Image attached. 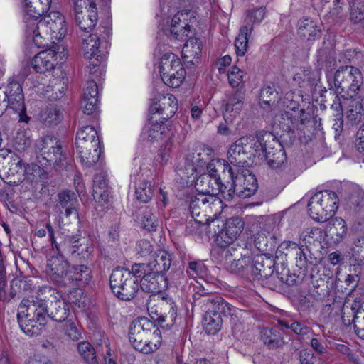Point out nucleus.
Returning a JSON list of instances; mask_svg holds the SVG:
<instances>
[{"mask_svg": "<svg viewBox=\"0 0 364 364\" xmlns=\"http://www.w3.org/2000/svg\"><path fill=\"white\" fill-rule=\"evenodd\" d=\"M25 2L26 33L27 37L32 38L37 48L49 46L54 41L63 38L67 28L65 18L60 12L51 11L38 20L49 10L51 0H25Z\"/></svg>", "mask_w": 364, "mask_h": 364, "instance_id": "f257e3e1", "label": "nucleus"}, {"mask_svg": "<svg viewBox=\"0 0 364 364\" xmlns=\"http://www.w3.org/2000/svg\"><path fill=\"white\" fill-rule=\"evenodd\" d=\"M50 286L40 287L35 297L23 299L18 307L17 318L21 330L30 337L41 335L48 323V302L61 298Z\"/></svg>", "mask_w": 364, "mask_h": 364, "instance_id": "f03ea898", "label": "nucleus"}, {"mask_svg": "<svg viewBox=\"0 0 364 364\" xmlns=\"http://www.w3.org/2000/svg\"><path fill=\"white\" fill-rule=\"evenodd\" d=\"M0 178L11 186L23 181L38 183L48 178V173L35 163H23L22 159L11 150L0 149Z\"/></svg>", "mask_w": 364, "mask_h": 364, "instance_id": "7ed1b4c3", "label": "nucleus"}, {"mask_svg": "<svg viewBox=\"0 0 364 364\" xmlns=\"http://www.w3.org/2000/svg\"><path fill=\"white\" fill-rule=\"evenodd\" d=\"M129 339L135 350L148 354L156 351L161 343L159 329L149 318L134 319L130 326Z\"/></svg>", "mask_w": 364, "mask_h": 364, "instance_id": "20e7f679", "label": "nucleus"}, {"mask_svg": "<svg viewBox=\"0 0 364 364\" xmlns=\"http://www.w3.org/2000/svg\"><path fill=\"white\" fill-rule=\"evenodd\" d=\"M53 250L57 254L69 255L73 259L83 261L89 259L93 252L92 242L80 235H67L63 240L58 242L54 236V230L50 223H46Z\"/></svg>", "mask_w": 364, "mask_h": 364, "instance_id": "39448f33", "label": "nucleus"}, {"mask_svg": "<svg viewBox=\"0 0 364 364\" xmlns=\"http://www.w3.org/2000/svg\"><path fill=\"white\" fill-rule=\"evenodd\" d=\"M230 185L225 195V200H232L236 196L247 198L253 196L258 188L257 181L250 170L244 168L227 166Z\"/></svg>", "mask_w": 364, "mask_h": 364, "instance_id": "423d86ee", "label": "nucleus"}, {"mask_svg": "<svg viewBox=\"0 0 364 364\" xmlns=\"http://www.w3.org/2000/svg\"><path fill=\"white\" fill-rule=\"evenodd\" d=\"M330 90L343 97L354 96L363 83L361 72L353 66H341L334 73L333 79L326 73Z\"/></svg>", "mask_w": 364, "mask_h": 364, "instance_id": "0eeeda50", "label": "nucleus"}, {"mask_svg": "<svg viewBox=\"0 0 364 364\" xmlns=\"http://www.w3.org/2000/svg\"><path fill=\"white\" fill-rule=\"evenodd\" d=\"M75 141L77 152L85 166L90 167L98 161L100 144L97 132L93 127H83L77 132Z\"/></svg>", "mask_w": 364, "mask_h": 364, "instance_id": "6e6552de", "label": "nucleus"}, {"mask_svg": "<svg viewBox=\"0 0 364 364\" xmlns=\"http://www.w3.org/2000/svg\"><path fill=\"white\" fill-rule=\"evenodd\" d=\"M26 73L14 75L8 77L3 86L2 95L10 105V109L18 114L21 122L28 123L30 117L26 115L23 85Z\"/></svg>", "mask_w": 364, "mask_h": 364, "instance_id": "1a4fd4ad", "label": "nucleus"}, {"mask_svg": "<svg viewBox=\"0 0 364 364\" xmlns=\"http://www.w3.org/2000/svg\"><path fill=\"white\" fill-rule=\"evenodd\" d=\"M338 198L335 192L324 191L316 193L308 203L310 216L318 222L332 218L338 209Z\"/></svg>", "mask_w": 364, "mask_h": 364, "instance_id": "9d476101", "label": "nucleus"}, {"mask_svg": "<svg viewBox=\"0 0 364 364\" xmlns=\"http://www.w3.org/2000/svg\"><path fill=\"white\" fill-rule=\"evenodd\" d=\"M189 208L195 222L204 225L214 222L213 218L220 213L222 201L214 196L196 194L191 199Z\"/></svg>", "mask_w": 364, "mask_h": 364, "instance_id": "9b49d317", "label": "nucleus"}, {"mask_svg": "<svg viewBox=\"0 0 364 364\" xmlns=\"http://www.w3.org/2000/svg\"><path fill=\"white\" fill-rule=\"evenodd\" d=\"M109 284L114 294L121 300L132 299L139 289V280L122 267L114 269L109 277Z\"/></svg>", "mask_w": 364, "mask_h": 364, "instance_id": "f8f14e48", "label": "nucleus"}, {"mask_svg": "<svg viewBox=\"0 0 364 364\" xmlns=\"http://www.w3.org/2000/svg\"><path fill=\"white\" fill-rule=\"evenodd\" d=\"M211 150L203 145L188 149L185 156L184 164L178 168V173L182 178H196L197 175L203 173L210 159Z\"/></svg>", "mask_w": 364, "mask_h": 364, "instance_id": "ddd939ff", "label": "nucleus"}, {"mask_svg": "<svg viewBox=\"0 0 364 364\" xmlns=\"http://www.w3.org/2000/svg\"><path fill=\"white\" fill-rule=\"evenodd\" d=\"M159 72L164 83L173 88L181 85L186 73L180 58L172 53H166L162 56Z\"/></svg>", "mask_w": 364, "mask_h": 364, "instance_id": "4468645a", "label": "nucleus"}, {"mask_svg": "<svg viewBox=\"0 0 364 364\" xmlns=\"http://www.w3.org/2000/svg\"><path fill=\"white\" fill-rule=\"evenodd\" d=\"M37 159L43 166H58L63 159L62 146L56 138L42 137L35 144Z\"/></svg>", "mask_w": 364, "mask_h": 364, "instance_id": "2eb2a0df", "label": "nucleus"}, {"mask_svg": "<svg viewBox=\"0 0 364 364\" xmlns=\"http://www.w3.org/2000/svg\"><path fill=\"white\" fill-rule=\"evenodd\" d=\"M236 246L232 245L221 249L220 263L228 271L237 274H243L248 269L252 259L241 252L242 247L237 248Z\"/></svg>", "mask_w": 364, "mask_h": 364, "instance_id": "dca6fc26", "label": "nucleus"}, {"mask_svg": "<svg viewBox=\"0 0 364 364\" xmlns=\"http://www.w3.org/2000/svg\"><path fill=\"white\" fill-rule=\"evenodd\" d=\"M251 263V272L255 279L263 281L272 277V280L277 279L281 284H286L288 286L293 284L294 279H291V277H288L287 272L285 274L286 277H284V273H282V276H279L278 274L273 276L274 260L272 257L264 255H257Z\"/></svg>", "mask_w": 364, "mask_h": 364, "instance_id": "f3484780", "label": "nucleus"}, {"mask_svg": "<svg viewBox=\"0 0 364 364\" xmlns=\"http://www.w3.org/2000/svg\"><path fill=\"white\" fill-rule=\"evenodd\" d=\"M254 138L242 137L236 140L228 151V159L234 168H241L246 163L254 148Z\"/></svg>", "mask_w": 364, "mask_h": 364, "instance_id": "a211bd4d", "label": "nucleus"}, {"mask_svg": "<svg viewBox=\"0 0 364 364\" xmlns=\"http://www.w3.org/2000/svg\"><path fill=\"white\" fill-rule=\"evenodd\" d=\"M54 41L51 45L47 47L45 50L36 54L31 61L33 69L39 73H46L53 70L58 64V55L59 54L60 47Z\"/></svg>", "mask_w": 364, "mask_h": 364, "instance_id": "6ab92c4d", "label": "nucleus"}, {"mask_svg": "<svg viewBox=\"0 0 364 364\" xmlns=\"http://www.w3.org/2000/svg\"><path fill=\"white\" fill-rule=\"evenodd\" d=\"M69 267V263L65 259L64 254H58L47 259L45 271L50 280L63 286Z\"/></svg>", "mask_w": 364, "mask_h": 364, "instance_id": "aec40b11", "label": "nucleus"}, {"mask_svg": "<svg viewBox=\"0 0 364 364\" xmlns=\"http://www.w3.org/2000/svg\"><path fill=\"white\" fill-rule=\"evenodd\" d=\"M244 228V223L239 217H232L224 224V228L218 235V242L221 249L235 245L233 242L240 235Z\"/></svg>", "mask_w": 364, "mask_h": 364, "instance_id": "412c9836", "label": "nucleus"}, {"mask_svg": "<svg viewBox=\"0 0 364 364\" xmlns=\"http://www.w3.org/2000/svg\"><path fill=\"white\" fill-rule=\"evenodd\" d=\"M245 92L237 89L225 95L223 117L225 122H231L234 117L238 115L244 104Z\"/></svg>", "mask_w": 364, "mask_h": 364, "instance_id": "4be33fe9", "label": "nucleus"}, {"mask_svg": "<svg viewBox=\"0 0 364 364\" xmlns=\"http://www.w3.org/2000/svg\"><path fill=\"white\" fill-rule=\"evenodd\" d=\"M178 109L176 97L171 94L164 95L157 102H154L150 108L152 114H159L160 122L164 123L171 118Z\"/></svg>", "mask_w": 364, "mask_h": 364, "instance_id": "5701e85b", "label": "nucleus"}, {"mask_svg": "<svg viewBox=\"0 0 364 364\" xmlns=\"http://www.w3.org/2000/svg\"><path fill=\"white\" fill-rule=\"evenodd\" d=\"M74 11L75 21L82 31L89 32L95 26L97 21V13L95 2H90L87 15L82 14V4H78L77 2H75Z\"/></svg>", "mask_w": 364, "mask_h": 364, "instance_id": "b1692460", "label": "nucleus"}, {"mask_svg": "<svg viewBox=\"0 0 364 364\" xmlns=\"http://www.w3.org/2000/svg\"><path fill=\"white\" fill-rule=\"evenodd\" d=\"M254 144L255 154H252L253 155L256 154L260 155L261 152L266 156L269 152H272L277 148L281 149V146H282L272 133L263 131L257 134V139H254Z\"/></svg>", "mask_w": 364, "mask_h": 364, "instance_id": "393cba45", "label": "nucleus"}, {"mask_svg": "<svg viewBox=\"0 0 364 364\" xmlns=\"http://www.w3.org/2000/svg\"><path fill=\"white\" fill-rule=\"evenodd\" d=\"M140 286L145 292L158 294L167 287L168 282L164 274L151 271L143 276L140 282Z\"/></svg>", "mask_w": 364, "mask_h": 364, "instance_id": "a878e982", "label": "nucleus"}, {"mask_svg": "<svg viewBox=\"0 0 364 364\" xmlns=\"http://www.w3.org/2000/svg\"><path fill=\"white\" fill-rule=\"evenodd\" d=\"M203 301L206 302V306L203 309L205 312L217 313L221 318L222 316H232L237 312V309L233 307L218 295L212 294L211 299H206Z\"/></svg>", "mask_w": 364, "mask_h": 364, "instance_id": "bb28decb", "label": "nucleus"}, {"mask_svg": "<svg viewBox=\"0 0 364 364\" xmlns=\"http://www.w3.org/2000/svg\"><path fill=\"white\" fill-rule=\"evenodd\" d=\"M58 198L59 208L65 210L67 217L73 214L76 225L79 227L80 222L77 212L79 203L76 194L72 191L64 190L58 194Z\"/></svg>", "mask_w": 364, "mask_h": 364, "instance_id": "cd10ccee", "label": "nucleus"}, {"mask_svg": "<svg viewBox=\"0 0 364 364\" xmlns=\"http://www.w3.org/2000/svg\"><path fill=\"white\" fill-rule=\"evenodd\" d=\"M298 34L308 41H315L321 36V24L316 20L304 17L297 24Z\"/></svg>", "mask_w": 364, "mask_h": 364, "instance_id": "c85d7f7f", "label": "nucleus"}, {"mask_svg": "<svg viewBox=\"0 0 364 364\" xmlns=\"http://www.w3.org/2000/svg\"><path fill=\"white\" fill-rule=\"evenodd\" d=\"M91 279V272L90 269L83 264L73 266L68 269L65 277V284L63 286L70 284L81 286L87 284Z\"/></svg>", "mask_w": 364, "mask_h": 364, "instance_id": "c756f323", "label": "nucleus"}, {"mask_svg": "<svg viewBox=\"0 0 364 364\" xmlns=\"http://www.w3.org/2000/svg\"><path fill=\"white\" fill-rule=\"evenodd\" d=\"M100 38L96 34H90L87 38L83 40L82 48L84 52L85 58L94 60L90 62V65L93 67L97 66L102 55L100 54L101 51L99 50Z\"/></svg>", "mask_w": 364, "mask_h": 364, "instance_id": "7c9ffc66", "label": "nucleus"}, {"mask_svg": "<svg viewBox=\"0 0 364 364\" xmlns=\"http://www.w3.org/2000/svg\"><path fill=\"white\" fill-rule=\"evenodd\" d=\"M186 17L187 14L179 11L171 19L170 31L176 39L183 41L191 33V26Z\"/></svg>", "mask_w": 364, "mask_h": 364, "instance_id": "2f4dec72", "label": "nucleus"}, {"mask_svg": "<svg viewBox=\"0 0 364 364\" xmlns=\"http://www.w3.org/2000/svg\"><path fill=\"white\" fill-rule=\"evenodd\" d=\"M159 307L162 311L159 317L156 318V321L161 328L169 330L174 326L177 318L175 302L169 299L166 305H160Z\"/></svg>", "mask_w": 364, "mask_h": 364, "instance_id": "473e14b6", "label": "nucleus"}, {"mask_svg": "<svg viewBox=\"0 0 364 364\" xmlns=\"http://www.w3.org/2000/svg\"><path fill=\"white\" fill-rule=\"evenodd\" d=\"M203 44L197 38H189L182 50L183 60L193 65L197 63L202 53Z\"/></svg>", "mask_w": 364, "mask_h": 364, "instance_id": "72a5a7b5", "label": "nucleus"}, {"mask_svg": "<svg viewBox=\"0 0 364 364\" xmlns=\"http://www.w3.org/2000/svg\"><path fill=\"white\" fill-rule=\"evenodd\" d=\"M346 115L352 124H357L364 118V97H350L347 104Z\"/></svg>", "mask_w": 364, "mask_h": 364, "instance_id": "f704fd0d", "label": "nucleus"}, {"mask_svg": "<svg viewBox=\"0 0 364 364\" xmlns=\"http://www.w3.org/2000/svg\"><path fill=\"white\" fill-rule=\"evenodd\" d=\"M69 314V305L61 298L51 301L50 305L47 306L48 318H50L56 322L65 321Z\"/></svg>", "mask_w": 364, "mask_h": 364, "instance_id": "c9c22d12", "label": "nucleus"}, {"mask_svg": "<svg viewBox=\"0 0 364 364\" xmlns=\"http://www.w3.org/2000/svg\"><path fill=\"white\" fill-rule=\"evenodd\" d=\"M171 262V256L167 251L159 250L154 252L153 259L149 263V267L152 272L164 274L169 269Z\"/></svg>", "mask_w": 364, "mask_h": 364, "instance_id": "e433bc0d", "label": "nucleus"}, {"mask_svg": "<svg viewBox=\"0 0 364 364\" xmlns=\"http://www.w3.org/2000/svg\"><path fill=\"white\" fill-rule=\"evenodd\" d=\"M362 301L356 298L352 302L345 301L342 308V320L346 326L353 324L360 311H363Z\"/></svg>", "mask_w": 364, "mask_h": 364, "instance_id": "4c0bfd02", "label": "nucleus"}, {"mask_svg": "<svg viewBox=\"0 0 364 364\" xmlns=\"http://www.w3.org/2000/svg\"><path fill=\"white\" fill-rule=\"evenodd\" d=\"M92 188V196L96 201L99 203L108 202V183L105 173H100L95 176Z\"/></svg>", "mask_w": 364, "mask_h": 364, "instance_id": "58836bf2", "label": "nucleus"}, {"mask_svg": "<svg viewBox=\"0 0 364 364\" xmlns=\"http://www.w3.org/2000/svg\"><path fill=\"white\" fill-rule=\"evenodd\" d=\"M279 99V92L274 85L264 86L260 90L259 105L264 109L276 107Z\"/></svg>", "mask_w": 364, "mask_h": 364, "instance_id": "ea45409f", "label": "nucleus"}, {"mask_svg": "<svg viewBox=\"0 0 364 364\" xmlns=\"http://www.w3.org/2000/svg\"><path fill=\"white\" fill-rule=\"evenodd\" d=\"M347 232V225L346 221L341 218H336L327 225L326 234L330 236L334 242H340Z\"/></svg>", "mask_w": 364, "mask_h": 364, "instance_id": "a19ab883", "label": "nucleus"}, {"mask_svg": "<svg viewBox=\"0 0 364 364\" xmlns=\"http://www.w3.org/2000/svg\"><path fill=\"white\" fill-rule=\"evenodd\" d=\"M260 338L269 348H277L284 344L280 333L273 328H263L260 331Z\"/></svg>", "mask_w": 364, "mask_h": 364, "instance_id": "79ce46f5", "label": "nucleus"}, {"mask_svg": "<svg viewBox=\"0 0 364 364\" xmlns=\"http://www.w3.org/2000/svg\"><path fill=\"white\" fill-rule=\"evenodd\" d=\"M252 27L242 26L240 28V33L236 38L235 46L237 56H244L247 51L248 40L251 37Z\"/></svg>", "mask_w": 364, "mask_h": 364, "instance_id": "37998d69", "label": "nucleus"}, {"mask_svg": "<svg viewBox=\"0 0 364 364\" xmlns=\"http://www.w3.org/2000/svg\"><path fill=\"white\" fill-rule=\"evenodd\" d=\"M223 320L217 313L205 312L204 316V328L208 334H215L222 326Z\"/></svg>", "mask_w": 364, "mask_h": 364, "instance_id": "c03bdc74", "label": "nucleus"}, {"mask_svg": "<svg viewBox=\"0 0 364 364\" xmlns=\"http://www.w3.org/2000/svg\"><path fill=\"white\" fill-rule=\"evenodd\" d=\"M324 232L318 228H306L300 235V242L308 246L316 242L321 243L323 238Z\"/></svg>", "mask_w": 364, "mask_h": 364, "instance_id": "a18cd8bd", "label": "nucleus"}, {"mask_svg": "<svg viewBox=\"0 0 364 364\" xmlns=\"http://www.w3.org/2000/svg\"><path fill=\"white\" fill-rule=\"evenodd\" d=\"M28 282L27 280H18V279H13L11 282L9 291L7 292L6 290V282H0V300L4 302H9L11 299L14 298L17 291L15 289L16 287H21L22 285L26 286Z\"/></svg>", "mask_w": 364, "mask_h": 364, "instance_id": "49530a36", "label": "nucleus"}, {"mask_svg": "<svg viewBox=\"0 0 364 364\" xmlns=\"http://www.w3.org/2000/svg\"><path fill=\"white\" fill-rule=\"evenodd\" d=\"M266 14V8L260 6L249 9L245 13V18L244 20L243 26H248L252 27L254 29V24L259 23L262 21Z\"/></svg>", "mask_w": 364, "mask_h": 364, "instance_id": "de8ad7c7", "label": "nucleus"}, {"mask_svg": "<svg viewBox=\"0 0 364 364\" xmlns=\"http://www.w3.org/2000/svg\"><path fill=\"white\" fill-rule=\"evenodd\" d=\"M142 228L149 232L156 231L159 226L157 213L153 210L146 208L143 211L141 218Z\"/></svg>", "mask_w": 364, "mask_h": 364, "instance_id": "09e8293b", "label": "nucleus"}, {"mask_svg": "<svg viewBox=\"0 0 364 364\" xmlns=\"http://www.w3.org/2000/svg\"><path fill=\"white\" fill-rule=\"evenodd\" d=\"M154 194V186L146 180L140 182L136 188L135 195L137 200L143 202H149Z\"/></svg>", "mask_w": 364, "mask_h": 364, "instance_id": "8fccbe9b", "label": "nucleus"}, {"mask_svg": "<svg viewBox=\"0 0 364 364\" xmlns=\"http://www.w3.org/2000/svg\"><path fill=\"white\" fill-rule=\"evenodd\" d=\"M31 133L26 129H19L14 138V146L18 151H24L31 145Z\"/></svg>", "mask_w": 364, "mask_h": 364, "instance_id": "3c124183", "label": "nucleus"}, {"mask_svg": "<svg viewBox=\"0 0 364 364\" xmlns=\"http://www.w3.org/2000/svg\"><path fill=\"white\" fill-rule=\"evenodd\" d=\"M77 351L87 364H98L93 346L87 341L80 342Z\"/></svg>", "mask_w": 364, "mask_h": 364, "instance_id": "603ef678", "label": "nucleus"}, {"mask_svg": "<svg viewBox=\"0 0 364 364\" xmlns=\"http://www.w3.org/2000/svg\"><path fill=\"white\" fill-rule=\"evenodd\" d=\"M268 164L272 168H278L284 164L287 160L286 153L282 146L272 152H269L264 156Z\"/></svg>", "mask_w": 364, "mask_h": 364, "instance_id": "864d4df0", "label": "nucleus"}, {"mask_svg": "<svg viewBox=\"0 0 364 364\" xmlns=\"http://www.w3.org/2000/svg\"><path fill=\"white\" fill-rule=\"evenodd\" d=\"M350 21L355 23H364V1L353 0L350 3Z\"/></svg>", "mask_w": 364, "mask_h": 364, "instance_id": "5fc2aeb1", "label": "nucleus"}, {"mask_svg": "<svg viewBox=\"0 0 364 364\" xmlns=\"http://www.w3.org/2000/svg\"><path fill=\"white\" fill-rule=\"evenodd\" d=\"M230 166L225 163V161H222L220 159H210L208 164L205 166V170L208 171V173H203L205 175H210V176H220L218 172L220 171H223L225 175L228 174L227 166Z\"/></svg>", "mask_w": 364, "mask_h": 364, "instance_id": "6e6d98bb", "label": "nucleus"}, {"mask_svg": "<svg viewBox=\"0 0 364 364\" xmlns=\"http://www.w3.org/2000/svg\"><path fill=\"white\" fill-rule=\"evenodd\" d=\"M206 267L201 261L190 262L186 268L187 275L192 279L202 277L206 273Z\"/></svg>", "mask_w": 364, "mask_h": 364, "instance_id": "4d7b16f0", "label": "nucleus"}, {"mask_svg": "<svg viewBox=\"0 0 364 364\" xmlns=\"http://www.w3.org/2000/svg\"><path fill=\"white\" fill-rule=\"evenodd\" d=\"M144 133L147 135L149 140H154L161 134V124L158 122V119H154V117L151 116L149 122L144 128Z\"/></svg>", "mask_w": 364, "mask_h": 364, "instance_id": "13d9d810", "label": "nucleus"}, {"mask_svg": "<svg viewBox=\"0 0 364 364\" xmlns=\"http://www.w3.org/2000/svg\"><path fill=\"white\" fill-rule=\"evenodd\" d=\"M168 302V299L164 297L159 299H150L147 302V311L151 318L156 320V318L159 317L162 310L161 309L160 305H166Z\"/></svg>", "mask_w": 364, "mask_h": 364, "instance_id": "bf43d9fd", "label": "nucleus"}, {"mask_svg": "<svg viewBox=\"0 0 364 364\" xmlns=\"http://www.w3.org/2000/svg\"><path fill=\"white\" fill-rule=\"evenodd\" d=\"M229 186L228 183H223L220 176H211V181H210V193L208 196H216L217 194L221 193L225 198V195L227 193Z\"/></svg>", "mask_w": 364, "mask_h": 364, "instance_id": "052dcab7", "label": "nucleus"}, {"mask_svg": "<svg viewBox=\"0 0 364 364\" xmlns=\"http://www.w3.org/2000/svg\"><path fill=\"white\" fill-rule=\"evenodd\" d=\"M210 181H211V176L201 173L195 182V188L198 191L197 194L209 195Z\"/></svg>", "mask_w": 364, "mask_h": 364, "instance_id": "680f3d73", "label": "nucleus"}, {"mask_svg": "<svg viewBox=\"0 0 364 364\" xmlns=\"http://www.w3.org/2000/svg\"><path fill=\"white\" fill-rule=\"evenodd\" d=\"M307 252L308 246L300 242L298 251L295 253L296 265L299 269H306L308 265Z\"/></svg>", "mask_w": 364, "mask_h": 364, "instance_id": "e2e57ef3", "label": "nucleus"}, {"mask_svg": "<svg viewBox=\"0 0 364 364\" xmlns=\"http://www.w3.org/2000/svg\"><path fill=\"white\" fill-rule=\"evenodd\" d=\"M63 331L65 335L73 341H78L81 338V330L73 321H67L64 325Z\"/></svg>", "mask_w": 364, "mask_h": 364, "instance_id": "0e129e2a", "label": "nucleus"}, {"mask_svg": "<svg viewBox=\"0 0 364 364\" xmlns=\"http://www.w3.org/2000/svg\"><path fill=\"white\" fill-rule=\"evenodd\" d=\"M311 75L312 77H308V81L312 87L314 86L313 92L322 96L326 90L321 84V73L319 70H315L312 72Z\"/></svg>", "mask_w": 364, "mask_h": 364, "instance_id": "69168bd1", "label": "nucleus"}, {"mask_svg": "<svg viewBox=\"0 0 364 364\" xmlns=\"http://www.w3.org/2000/svg\"><path fill=\"white\" fill-rule=\"evenodd\" d=\"M242 71L237 66H233L231 71L228 73V81L230 85L236 88L238 87L242 81Z\"/></svg>", "mask_w": 364, "mask_h": 364, "instance_id": "338daca9", "label": "nucleus"}, {"mask_svg": "<svg viewBox=\"0 0 364 364\" xmlns=\"http://www.w3.org/2000/svg\"><path fill=\"white\" fill-rule=\"evenodd\" d=\"M299 246L300 243L298 244L296 242L288 240L282 242L279 245L278 250L284 253L286 256L289 255L290 257H294L295 253L296 251H298Z\"/></svg>", "mask_w": 364, "mask_h": 364, "instance_id": "774afa93", "label": "nucleus"}]
</instances>
